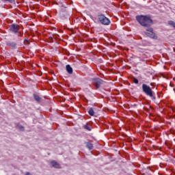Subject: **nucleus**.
Masks as SVG:
<instances>
[{
  "mask_svg": "<svg viewBox=\"0 0 175 175\" xmlns=\"http://www.w3.org/2000/svg\"><path fill=\"white\" fill-rule=\"evenodd\" d=\"M136 19L142 27H150V25H152V17L150 15L137 16Z\"/></svg>",
  "mask_w": 175,
  "mask_h": 175,
  "instance_id": "f257e3e1",
  "label": "nucleus"
},
{
  "mask_svg": "<svg viewBox=\"0 0 175 175\" xmlns=\"http://www.w3.org/2000/svg\"><path fill=\"white\" fill-rule=\"evenodd\" d=\"M97 18L103 25H110V19L106 17V16L100 14L97 15Z\"/></svg>",
  "mask_w": 175,
  "mask_h": 175,
  "instance_id": "f03ea898",
  "label": "nucleus"
},
{
  "mask_svg": "<svg viewBox=\"0 0 175 175\" xmlns=\"http://www.w3.org/2000/svg\"><path fill=\"white\" fill-rule=\"evenodd\" d=\"M142 90H143V92L146 94V95H147L148 96H150V98H152L153 96L152 90H151V88H150V86L144 83L142 85Z\"/></svg>",
  "mask_w": 175,
  "mask_h": 175,
  "instance_id": "7ed1b4c3",
  "label": "nucleus"
},
{
  "mask_svg": "<svg viewBox=\"0 0 175 175\" xmlns=\"http://www.w3.org/2000/svg\"><path fill=\"white\" fill-rule=\"evenodd\" d=\"M92 82L94 83V85L96 88H99L100 85H102V83H103V81L99 78H94L92 79Z\"/></svg>",
  "mask_w": 175,
  "mask_h": 175,
  "instance_id": "20e7f679",
  "label": "nucleus"
},
{
  "mask_svg": "<svg viewBox=\"0 0 175 175\" xmlns=\"http://www.w3.org/2000/svg\"><path fill=\"white\" fill-rule=\"evenodd\" d=\"M145 33L146 36H148V38H151L152 39H154V29L148 28L145 31Z\"/></svg>",
  "mask_w": 175,
  "mask_h": 175,
  "instance_id": "39448f33",
  "label": "nucleus"
},
{
  "mask_svg": "<svg viewBox=\"0 0 175 175\" xmlns=\"http://www.w3.org/2000/svg\"><path fill=\"white\" fill-rule=\"evenodd\" d=\"M18 25L12 24L10 26V32H13V33H17L18 32Z\"/></svg>",
  "mask_w": 175,
  "mask_h": 175,
  "instance_id": "423d86ee",
  "label": "nucleus"
},
{
  "mask_svg": "<svg viewBox=\"0 0 175 175\" xmlns=\"http://www.w3.org/2000/svg\"><path fill=\"white\" fill-rule=\"evenodd\" d=\"M51 165L53 166V167H55V169H59L61 167V165H59V163H58L55 161H51Z\"/></svg>",
  "mask_w": 175,
  "mask_h": 175,
  "instance_id": "0eeeda50",
  "label": "nucleus"
},
{
  "mask_svg": "<svg viewBox=\"0 0 175 175\" xmlns=\"http://www.w3.org/2000/svg\"><path fill=\"white\" fill-rule=\"evenodd\" d=\"M33 96L37 103H40V102H42V98H40L39 95L34 94H33Z\"/></svg>",
  "mask_w": 175,
  "mask_h": 175,
  "instance_id": "6e6552de",
  "label": "nucleus"
},
{
  "mask_svg": "<svg viewBox=\"0 0 175 175\" xmlns=\"http://www.w3.org/2000/svg\"><path fill=\"white\" fill-rule=\"evenodd\" d=\"M66 70H67L68 73H69V75H72V73H73V68H72L70 67V65H69V64L66 65Z\"/></svg>",
  "mask_w": 175,
  "mask_h": 175,
  "instance_id": "1a4fd4ad",
  "label": "nucleus"
},
{
  "mask_svg": "<svg viewBox=\"0 0 175 175\" xmlns=\"http://www.w3.org/2000/svg\"><path fill=\"white\" fill-rule=\"evenodd\" d=\"M86 147L88 150H93L94 149V144L91 142H85Z\"/></svg>",
  "mask_w": 175,
  "mask_h": 175,
  "instance_id": "9d476101",
  "label": "nucleus"
},
{
  "mask_svg": "<svg viewBox=\"0 0 175 175\" xmlns=\"http://www.w3.org/2000/svg\"><path fill=\"white\" fill-rule=\"evenodd\" d=\"M88 114H90V116H94V115L95 114V111H94V109L92 108H90L88 110Z\"/></svg>",
  "mask_w": 175,
  "mask_h": 175,
  "instance_id": "9b49d317",
  "label": "nucleus"
},
{
  "mask_svg": "<svg viewBox=\"0 0 175 175\" xmlns=\"http://www.w3.org/2000/svg\"><path fill=\"white\" fill-rule=\"evenodd\" d=\"M8 46H9V47H10L11 49H14L16 47V43L10 42L8 44Z\"/></svg>",
  "mask_w": 175,
  "mask_h": 175,
  "instance_id": "f8f14e48",
  "label": "nucleus"
},
{
  "mask_svg": "<svg viewBox=\"0 0 175 175\" xmlns=\"http://www.w3.org/2000/svg\"><path fill=\"white\" fill-rule=\"evenodd\" d=\"M84 129H86V131H89V132H90V131H92L91 126H89L88 124H85L83 126Z\"/></svg>",
  "mask_w": 175,
  "mask_h": 175,
  "instance_id": "ddd939ff",
  "label": "nucleus"
},
{
  "mask_svg": "<svg viewBox=\"0 0 175 175\" xmlns=\"http://www.w3.org/2000/svg\"><path fill=\"white\" fill-rule=\"evenodd\" d=\"M133 83H134L135 84H139V80H138L137 79L135 78V79H133Z\"/></svg>",
  "mask_w": 175,
  "mask_h": 175,
  "instance_id": "4468645a",
  "label": "nucleus"
},
{
  "mask_svg": "<svg viewBox=\"0 0 175 175\" xmlns=\"http://www.w3.org/2000/svg\"><path fill=\"white\" fill-rule=\"evenodd\" d=\"M18 129H20V131H24V126H19Z\"/></svg>",
  "mask_w": 175,
  "mask_h": 175,
  "instance_id": "2eb2a0df",
  "label": "nucleus"
},
{
  "mask_svg": "<svg viewBox=\"0 0 175 175\" xmlns=\"http://www.w3.org/2000/svg\"><path fill=\"white\" fill-rule=\"evenodd\" d=\"M154 150H156V148H157V150H159V148H159V146H154Z\"/></svg>",
  "mask_w": 175,
  "mask_h": 175,
  "instance_id": "dca6fc26",
  "label": "nucleus"
},
{
  "mask_svg": "<svg viewBox=\"0 0 175 175\" xmlns=\"http://www.w3.org/2000/svg\"><path fill=\"white\" fill-rule=\"evenodd\" d=\"M157 35L154 33V39H157Z\"/></svg>",
  "mask_w": 175,
  "mask_h": 175,
  "instance_id": "f3484780",
  "label": "nucleus"
},
{
  "mask_svg": "<svg viewBox=\"0 0 175 175\" xmlns=\"http://www.w3.org/2000/svg\"><path fill=\"white\" fill-rule=\"evenodd\" d=\"M157 155H159V153H157Z\"/></svg>",
  "mask_w": 175,
  "mask_h": 175,
  "instance_id": "a211bd4d",
  "label": "nucleus"
},
{
  "mask_svg": "<svg viewBox=\"0 0 175 175\" xmlns=\"http://www.w3.org/2000/svg\"><path fill=\"white\" fill-rule=\"evenodd\" d=\"M157 96H159L158 95V93L157 94Z\"/></svg>",
  "mask_w": 175,
  "mask_h": 175,
  "instance_id": "6ab92c4d",
  "label": "nucleus"
},
{
  "mask_svg": "<svg viewBox=\"0 0 175 175\" xmlns=\"http://www.w3.org/2000/svg\"><path fill=\"white\" fill-rule=\"evenodd\" d=\"M156 105L158 106V103H157Z\"/></svg>",
  "mask_w": 175,
  "mask_h": 175,
  "instance_id": "aec40b11",
  "label": "nucleus"
},
{
  "mask_svg": "<svg viewBox=\"0 0 175 175\" xmlns=\"http://www.w3.org/2000/svg\"><path fill=\"white\" fill-rule=\"evenodd\" d=\"M154 99H155V97H154Z\"/></svg>",
  "mask_w": 175,
  "mask_h": 175,
  "instance_id": "412c9836",
  "label": "nucleus"
}]
</instances>
